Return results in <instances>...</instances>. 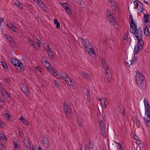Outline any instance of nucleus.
I'll return each instance as SVG.
<instances>
[{"label": "nucleus", "mask_w": 150, "mask_h": 150, "mask_svg": "<svg viewBox=\"0 0 150 150\" xmlns=\"http://www.w3.org/2000/svg\"><path fill=\"white\" fill-rule=\"evenodd\" d=\"M136 81L138 86L142 89H145L146 87V79L143 75L140 72L136 71Z\"/></svg>", "instance_id": "f257e3e1"}, {"label": "nucleus", "mask_w": 150, "mask_h": 150, "mask_svg": "<svg viewBox=\"0 0 150 150\" xmlns=\"http://www.w3.org/2000/svg\"><path fill=\"white\" fill-rule=\"evenodd\" d=\"M63 107L64 110L65 112V115L66 117L69 119H71V110L66 102L64 103Z\"/></svg>", "instance_id": "f03ea898"}, {"label": "nucleus", "mask_w": 150, "mask_h": 150, "mask_svg": "<svg viewBox=\"0 0 150 150\" xmlns=\"http://www.w3.org/2000/svg\"><path fill=\"white\" fill-rule=\"evenodd\" d=\"M0 92L4 98L7 101H10L11 99L10 95L7 93L5 89L2 88L0 90Z\"/></svg>", "instance_id": "7ed1b4c3"}, {"label": "nucleus", "mask_w": 150, "mask_h": 150, "mask_svg": "<svg viewBox=\"0 0 150 150\" xmlns=\"http://www.w3.org/2000/svg\"><path fill=\"white\" fill-rule=\"evenodd\" d=\"M135 34L136 38L138 39V41H142V34L141 30V29L139 28L137 29L136 31V33H134Z\"/></svg>", "instance_id": "20e7f679"}, {"label": "nucleus", "mask_w": 150, "mask_h": 150, "mask_svg": "<svg viewBox=\"0 0 150 150\" xmlns=\"http://www.w3.org/2000/svg\"><path fill=\"white\" fill-rule=\"evenodd\" d=\"M80 39L82 41V45L83 47L85 48L86 50L89 47H91L90 42L87 39H83V38H80Z\"/></svg>", "instance_id": "39448f33"}, {"label": "nucleus", "mask_w": 150, "mask_h": 150, "mask_svg": "<svg viewBox=\"0 0 150 150\" xmlns=\"http://www.w3.org/2000/svg\"><path fill=\"white\" fill-rule=\"evenodd\" d=\"M131 21L130 24V31L132 33H135L137 29V27L136 25L134 23L133 19L130 20Z\"/></svg>", "instance_id": "423d86ee"}, {"label": "nucleus", "mask_w": 150, "mask_h": 150, "mask_svg": "<svg viewBox=\"0 0 150 150\" xmlns=\"http://www.w3.org/2000/svg\"><path fill=\"white\" fill-rule=\"evenodd\" d=\"M102 64L103 65V67L105 71H106V75L108 74V64L105 61V59L104 58H103L102 60Z\"/></svg>", "instance_id": "0eeeda50"}, {"label": "nucleus", "mask_w": 150, "mask_h": 150, "mask_svg": "<svg viewBox=\"0 0 150 150\" xmlns=\"http://www.w3.org/2000/svg\"><path fill=\"white\" fill-rule=\"evenodd\" d=\"M27 150H30L31 146L30 144V140L29 138L25 139L23 141Z\"/></svg>", "instance_id": "6e6552de"}, {"label": "nucleus", "mask_w": 150, "mask_h": 150, "mask_svg": "<svg viewBox=\"0 0 150 150\" xmlns=\"http://www.w3.org/2000/svg\"><path fill=\"white\" fill-rule=\"evenodd\" d=\"M110 24L111 25H113L114 26H117L118 24H119L117 23L116 19L114 18H110ZM114 27L115 29H118V27H116L115 26H114Z\"/></svg>", "instance_id": "1a4fd4ad"}, {"label": "nucleus", "mask_w": 150, "mask_h": 150, "mask_svg": "<svg viewBox=\"0 0 150 150\" xmlns=\"http://www.w3.org/2000/svg\"><path fill=\"white\" fill-rule=\"evenodd\" d=\"M144 43L143 41H138L137 44L135 47V48H136V49L140 50L142 48V47L144 45Z\"/></svg>", "instance_id": "9d476101"}, {"label": "nucleus", "mask_w": 150, "mask_h": 150, "mask_svg": "<svg viewBox=\"0 0 150 150\" xmlns=\"http://www.w3.org/2000/svg\"><path fill=\"white\" fill-rule=\"evenodd\" d=\"M35 2L38 4L40 7L42 8L43 9H45L46 7L45 4L40 0H35Z\"/></svg>", "instance_id": "9b49d317"}, {"label": "nucleus", "mask_w": 150, "mask_h": 150, "mask_svg": "<svg viewBox=\"0 0 150 150\" xmlns=\"http://www.w3.org/2000/svg\"><path fill=\"white\" fill-rule=\"evenodd\" d=\"M91 48L92 47H89L87 49H86V50L88 51V52L90 55L93 57V58H95V57H96V54L93 51V49Z\"/></svg>", "instance_id": "f8f14e48"}, {"label": "nucleus", "mask_w": 150, "mask_h": 150, "mask_svg": "<svg viewBox=\"0 0 150 150\" xmlns=\"http://www.w3.org/2000/svg\"><path fill=\"white\" fill-rule=\"evenodd\" d=\"M83 92L86 95L87 98V100L88 101H90V97L89 93L90 92L87 88H84L83 90Z\"/></svg>", "instance_id": "ddd939ff"}, {"label": "nucleus", "mask_w": 150, "mask_h": 150, "mask_svg": "<svg viewBox=\"0 0 150 150\" xmlns=\"http://www.w3.org/2000/svg\"><path fill=\"white\" fill-rule=\"evenodd\" d=\"M19 62H20L14 58H11V62L14 66L17 67V65L19 63Z\"/></svg>", "instance_id": "4468645a"}, {"label": "nucleus", "mask_w": 150, "mask_h": 150, "mask_svg": "<svg viewBox=\"0 0 150 150\" xmlns=\"http://www.w3.org/2000/svg\"><path fill=\"white\" fill-rule=\"evenodd\" d=\"M42 141L45 146L47 148L49 147V142L47 138L45 137L43 138Z\"/></svg>", "instance_id": "2eb2a0df"}, {"label": "nucleus", "mask_w": 150, "mask_h": 150, "mask_svg": "<svg viewBox=\"0 0 150 150\" xmlns=\"http://www.w3.org/2000/svg\"><path fill=\"white\" fill-rule=\"evenodd\" d=\"M64 76H63L62 74H60L59 73L57 78L58 79H67V78H68V75H67V74H66Z\"/></svg>", "instance_id": "dca6fc26"}, {"label": "nucleus", "mask_w": 150, "mask_h": 150, "mask_svg": "<svg viewBox=\"0 0 150 150\" xmlns=\"http://www.w3.org/2000/svg\"><path fill=\"white\" fill-rule=\"evenodd\" d=\"M21 90L25 94L27 93H28L29 89L26 85H24L22 88H21Z\"/></svg>", "instance_id": "f3484780"}, {"label": "nucleus", "mask_w": 150, "mask_h": 150, "mask_svg": "<svg viewBox=\"0 0 150 150\" xmlns=\"http://www.w3.org/2000/svg\"><path fill=\"white\" fill-rule=\"evenodd\" d=\"M105 128H100V133L103 137L104 138H106L107 136L106 132L105 131Z\"/></svg>", "instance_id": "a211bd4d"}, {"label": "nucleus", "mask_w": 150, "mask_h": 150, "mask_svg": "<svg viewBox=\"0 0 150 150\" xmlns=\"http://www.w3.org/2000/svg\"><path fill=\"white\" fill-rule=\"evenodd\" d=\"M18 68L19 67L20 69V71H23L25 70L24 66L23 65V64L21 62H19V63L17 65V67Z\"/></svg>", "instance_id": "6ab92c4d"}, {"label": "nucleus", "mask_w": 150, "mask_h": 150, "mask_svg": "<svg viewBox=\"0 0 150 150\" xmlns=\"http://www.w3.org/2000/svg\"><path fill=\"white\" fill-rule=\"evenodd\" d=\"M14 4L20 10H22L23 8V6L19 3V1H18L15 3Z\"/></svg>", "instance_id": "aec40b11"}, {"label": "nucleus", "mask_w": 150, "mask_h": 150, "mask_svg": "<svg viewBox=\"0 0 150 150\" xmlns=\"http://www.w3.org/2000/svg\"><path fill=\"white\" fill-rule=\"evenodd\" d=\"M81 74L85 79H90V75L89 74L86 73L84 71L82 72Z\"/></svg>", "instance_id": "412c9836"}, {"label": "nucleus", "mask_w": 150, "mask_h": 150, "mask_svg": "<svg viewBox=\"0 0 150 150\" xmlns=\"http://www.w3.org/2000/svg\"><path fill=\"white\" fill-rule=\"evenodd\" d=\"M149 119L144 118V120L146 122V125L148 128H150V118H148Z\"/></svg>", "instance_id": "4be33fe9"}, {"label": "nucleus", "mask_w": 150, "mask_h": 150, "mask_svg": "<svg viewBox=\"0 0 150 150\" xmlns=\"http://www.w3.org/2000/svg\"><path fill=\"white\" fill-rule=\"evenodd\" d=\"M4 35L6 39L10 42L13 41V39L11 36H8L6 34H4Z\"/></svg>", "instance_id": "5701e85b"}, {"label": "nucleus", "mask_w": 150, "mask_h": 150, "mask_svg": "<svg viewBox=\"0 0 150 150\" xmlns=\"http://www.w3.org/2000/svg\"><path fill=\"white\" fill-rule=\"evenodd\" d=\"M145 115H147L148 118H150V108L145 109Z\"/></svg>", "instance_id": "b1692460"}, {"label": "nucleus", "mask_w": 150, "mask_h": 150, "mask_svg": "<svg viewBox=\"0 0 150 150\" xmlns=\"http://www.w3.org/2000/svg\"><path fill=\"white\" fill-rule=\"evenodd\" d=\"M139 7L138 9V11L140 12H143V5L141 2H139Z\"/></svg>", "instance_id": "393cba45"}, {"label": "nucleus", "mask_w": 150, "mask_h": 150, "mask_svg": "<svg viewBox=\"0 0 150 150\" xmlns=\"http://www.w3.org/2000/svg\"><path fill=\"white\" fill-rule=\"evenodd\" d=\"M144 17L145 18V19L144 20V22L146 23H147L149 21V18L147 14H144Z\"/></svg>", "instance_id": "a878e982"}, {"label": "nucleus", "mask_w": 150, "mask_h": 150, "mask_svg": "<svg viewBox=\"0 0 150 150\" xmlns=\"http://www.w3.org/2000/svg\"><path fill=\"white\" fill-rule=\"evenodd\" d=\"M54 22L55 24L56 25V28H57L59 29L60 28V23L58 22L57 20L56 19L54 20Z\"/></svg>", "instance_id": "bb28decb"}, {"label": "nucleus", "mask_w": 150, "mask_h": 150, "mask_svg": "<svg viewBox=\"0 0 150 150\" xmlns=\"http://www.w3.org/2000/svg\"><path fill=\"white\" fill-rule=\"evenodd\" d=\"M144 33L145 35L146 36H148L150 34L149 28L147 26L145 27L144 30Z\"/></svg>", "instance_id": "cd10ccee"}, {"label": "nucleus", "mask_w": 150, "mask_h": 150, "mask_svg": "<svg viewBox=\"0 0 150 150\" xmlns=\"http://www.w3.org/2000/svg\"><path fill=\"white\" fill-rule=\"evenodd\" d=\"M20 120H22V122L25 125H28L29 123L28 121L25 119L23 118L22 117L20 118Z\"/></svg>", "instance_id": "c85d7f7f"}, {"label": "nucleus", "mask_w": 150, "mask_h": 150, "mask_svg": "<svg viewBox=\"0 0 150 150\" xmlns=\"http://www.w3.org/2000/svg\"><path fill=\"white\" fill-rule=\"evenodd\" d=\"M120 111L124 116L125 115V112L124 111V108L122 106L120 107Z\"/></svg>", "instance_id": "c756f323"}, {"label": "nucleus", "mask_w": 150, "mask_h": 150, "mask_svg": "<svg viewBox=\"0 0 150 150\" xmlns=\"http://www.w3.org/2000/svg\"><path fill=\"white\" fill-rule=\"evenodd\" d=\"M47 53L48 56L51 58L53 59L54 58V55L53 53L51 51V50L48 52Z\"/></svg>", "instance_id": "7c9ffc66"}, {"label": "nucleus", "mask_w": 150, "mask_h": 150, "mask_svg": "<svg viewBox=\"0 0 150 150\" xmlns=\"http://www.w3.org/2000/svg\"><path fill=\"white\" fill-rule=\"evenodd\" d=\"M137 59V57L135 56L132 60V61H129V63H130V65H132L133 64L135 63V62L136 61H135V60Z\"/></svg>", "instance_id": "2f4dec72"}, {"label": "nucleus", "mask_w": 150, "mask_h": 150, "mask_svg": "<svg viewBox=\"0 0 150 150\" xmlns=\"http://www.w3.org/2000/svg\"><path fill=\"white\" fill-rule=\"evenodd\" d=\"M99 123L100 125V128H105V124L102 120L100 121Z\"/></svg>", "instance_id": "473e14b6"}, {"label": "nucleus", "mask_w": 150, "mask_h": 150, "mask_svg": "<svg viewBox=\"0 0 150 150\" xmlns=\"http://www.w3.org/2000/svg\"><path fill=\"white\" fill-rule=\"evenodd\" d=\"M47 69L48 71L50 72H51L52 71L53 72L54 71V70L55 69L51 65L48 68H47Z\"/></svg>", "instance_id": "72a5a7b5"}, {"label": "nucleus", "mask_w": 150, "mask_h": 150, "mask_svg": "<svg viewBox=\"0 0 150 150\" xmlns=\"http://www.w3.org/2000/svg\"><path fill=\"white\" fill-rule=\"evenodd\" d=\"M140 2L138 0H136L133 2V4H134V5H136L135 7L136 8H137V7H139V2Z\"/></svg>", "instance_id": "f704fd0d"}, {"label": "nucleus", "mask_w": 150, "mask_h": 150, "mask_svg": "<svg viewBox=\"0 0 150 150\" xmlns=\"http://www.w3.org/2000/svg\"><path fill=\"white\" fill-rule=\"evenodd\" d=\"M2 64H1V66L3 67L5 69H6L8 67V66L5 63L3 62L2 61H1Z\"/></svg>", "instance_id": "c9c22d12"}, {"label": "nucleus", "mask_w": 150, "mask_h": 150, "mask_svg": "<svg viewBox=\"0 0 150 150\" xmlns=\"http://www.w3.org/2000/svg\"><path fill=\"white\" fill-rule=\"evenodd\" d=\"M140 51V50H139L137 49H136V48L134 47V54L135 55V54H138L139 52Z\"/></svg>", "instance_id": "e433bc0d"}, {"label": "nucleus", "mask_w": 150, "mask_h": 150, "mask_svg": "<svg viewBox=\"0 0 150 150\" xmlns=\"http://www.w3.org/2000/svg\"><path fill=\"white\" fill-rule=\"evenodd\" d=\"M88 144L89 146L90 149H92L93 147V144H92L91 141H88Z\"/></svg>", "instance_id": "4c0bfd02"}, {"label": "nucleus", "mask_w": 150, "mask_h": 150, "mask_svg": "<svg viewBox=\"0 0 150 150\" xmlns=\"http://www.w3.org/2000/svg\"><path fill=\"white\" fill-rule=\"evenodd\" d=\"M4 117L8 120H9L11 118V115L10 114H8L7 115Z\"/></svg>", "instance_id": "58836bf2"}, {"label": "nucleus", "mask_w": 150, "mask_h": 150, "mask_svg": "<svg viewBox=\"0 0 150 150\" xmlns=\"http://www.w3.org/2000/svg\"><path fill=\"white\" fill-rule=\"evenodd\" d=\"M9 113V112L7 110H6L4 112H3V116H5L7 115L8 113Z\"/></svg>", "instance_id": "ea45409f"}, {"label": "nucleus", "mask_w": 150, "mask_h": 150, "mask_svg": "<svg viewBox=\"0 0 150 150\" xmlns=\"http://www.w3.org/2000/svg\"><path fill=\"white\" fill-rule=\"evenodd\" d=\"M112 5L113 6V8L114 10H116V8H117V7L116 6L117 5L116 4V3L115 2H113V3L112 4Z\"/></svg>", "instance_id": "a19ab883"}, {"label": "nucleus", "mask_w": 150, "mask_h": 150, "mask_svg": "<svg viewBox=\"0 0 150 150\" xmlns=\"http://www.w3.org/2000/svg\"><path fill=\"white\" fill-rule=\"evenodd\" d=\"M28 42L31 45H32L33 46H34V42L32 40H31L30 39H29L28 40Z\"/></svg>", "instance_id": "79ce46f5"}, {"label": "nucleus", "mask_w": 150, "mask_h": 150, "mask_svg": "<svg viewBox=\"0 0 150 150\" xmlns=\"http://www.w3.org/2000/svg\"><path fill=\"white\" fill-rule=\"evenodd\" d=\"M66 10L67 13H68V14L69 15H71V9L69 8H67V9H66Z\"/></svg>", "instance_id": "37998d69"}, {"label": "nucleus", "mask_w": 150, "mask_h": 150, "mask_svg": "<svg viewBox=\"0 0 150 150\" xmlns=\"http://www.w3.org/2000/svg\"><path fill=\"white\" fill-rule=\"evenodd\" d=\"M45 63V66L47 68L50 66L51 65L49 64V63H48L46 61H45L44 62Z\"/></svg>", "instance_id": "c03bdc74"}, {"label": "nucleus", "mask_w": 150, "mask_h": 150, "mask_svg": "<svg viewBox=\"0 0 150 150\" xmlns=\"http://www.w3.org/2000/svg\"><path fill=\"white\" fill-rule=\"evenodd\" d=\"M6 26L10 29H11V28L13 27V26L14 25L11 23H10L9 24H7Z\"/></svg>", "instance_id": "a18cd8bd"}, {"label": "nucleus", "mask_w": 150, "mask_h": 150, "mask_svg": "<svg viewBox=\"0 0 150 150\" xmlns=\"http://www.w3.org/2000/svg\"><path fill=\"white\" fill-rule=\"evenodd\" d=\"M89 149L90 147L88 144H86L85 145V150H89Z\"/></svg>", "instance_id": "49530a36"}, {"label": "nucleus", "mask_w": 150, "mask_h": 150, "mask_svg": "<svg viewBox=\"0 0 150 150\" xmlns=\"http://www.w3.org/2000/svg\"><path fill=\"white\" fill-rule=\"evenodd\" d=\"M59 73V72H57V71H54L53 73V76L54 77H55L56 76H57V77L58 74Z\"/></svg>", "instance_id": "de8ad7c7"}, {"label": "nucleus", "mask_w": 150, "mask_h": 150, "mask_svg": "<svg viewBox=\"0 0 150 150\" xmlns=\"http://www.w3.org/2000/svg\"><path fill=\"white\" fill-rule=\"evenodd\" d=\"M110 12H109L108 14L107 15V16L108 17H109V18H110V19L111 18H111H113V16H112V14L111 13H110Z\"/></svg>", "instance_id": "09e8293b"}, {"label": "nucleus", "mask_w": 150, "mask_h": 150, "mask_svg": "<svg viewBox=\"0 0 150 150\" xmlns=\"http://www.w3.org/2000/svg\"><path fill=\"white\" fill-rule=\"evenodd\" d=\"M75 2L77 3L79 5H81V0H74Z\"/></svg>", "instance_id": "8fccbe9b"}, {"label": "nucleus", "mask_w": 150, "mask_h": 150, "mask_svg": "<svg viewBox=\"0 0 150 150\" xmlns=\"http://www.w3.org/2000/svg\"><path fill=\"white\" fill-rule=\"evenodd\" d=\"M117 147L119 148L120 150H121V149H123V148H122V146L121 144L120 143L119 144H118Z\"/></svg>", "instance_id": "3c124183"}, {"label": "nucleus", "mask_w": 150, "mask_h": 150, "mask_svg": "<svg viewBox=\"0 0 150 150\" xmlns=\"http://www.w3.org/2000/svg\"><path fill=\"white\" fill-rule=\"evenodd\" d=\"M35 44L38 47H40L41 45V41H40L39 42H36Z\"/></svg>", "instance_id": "603ef678"}, {"label": "nucleus", "mask_w": 150, "mask_h": 150, "mask_svg": "<svg viewBox=\"0 0 150 150\" xmlns=\"http://www.w3.org/2000/svg\"><path fill=\"white\" fill-rule=\"evenodd\" d=\"M54 85L57 87H59V84L57 83V81L56 80H54Z\"/></svg>", "instance_id": "864d4df0"}, {"label": "nucleus", "mask_w": 150, "mask_h": 150, "mask_svg": "<svg viewBox=\"0 0 150 150\" xmlns=\"http://www.w3.org/2000/svg\"><path fill=\"white\" fill-rule=\"evenodd\" d=\"M4 80L5 81V82L6 83H10V81L9 80V79L7 78L4 79Z\"/></svg>", "instance_id": "5fc2aeb1"}, {"label": "nucleus", "mask_w": 150, "mask_h": 150, "mask_svg": "<svg viewBox=\"0 0 150 150\" xmlns=\"http://www.w3.org/2000/svg\"><path fill=\"white\" fill-rule=\"evenodd\" d=\"M4 22V18L3 17L0 18V26L1 25V23Z\"/></svg>", "instance_id": "6e6d98bb"}, {"label": "nucleus", "mask_w": 150, "mask_h": 150, "mask_svg": "<svg viewBox=\"0 0 150 150\" xmlns=\"http://www.w3.org/2000/svg\"><path fill=\"white\" fill-rule=\"evenodd\" d=\"M144 106H146V105L148 104L149 103L148 102L147 100L146 99H144Z\"/></svg>", "instance_id": "4d7b16f0"}, {"label": "nucleus", "mask_w": 150, "mask_h": 150, "mask_svg": "<svg viewBox=\"0 0 150 150\" xmlns=\"http://www.w3.org/2000/svg\"><path fill=\"white\" fill-rule=\"evenodd\" d=\"M11 29L12 30L13 32H16V28L15 26H13V27H12L11 28Z\"/></svg>", "instance_id": "13d9d810"}, {"label": "nucleus", "mask_w": 150, "mask_h": 150, "mask_svg": "<svg viewBox=\"0 0 150 150\" xmlns=\"http://www.w3.org/2000/svg\"><path fill=\"white\" fill-rule=\"evenodd\" d=\"M145 109H150V106L149 105V103L146 105V106H145Z\"/></svg>", "instance_id": "bf43d9fd"}, {"label": "nucleus", "mask_w": 150, "mask_h": 150, "mask_svg": "<svg viewBox=\"0 0 150 150\" xmlns=\"http://www.w3.org/2000/svg\"><path fill=\"white\" fill-rule=\"evenodd\" d=\"M4 135L2 133H1V131H0V137L1 138H3L4 137Z\"/></svg>", "instance_id": "052dcab7"}, {"label": "nucleus", "mask_w": 150, "mask_h": 150, "mask_svg": "<svg viewBox=\"0 0 150 150\" xmlns=\"http://www.w3.org/2000/svg\"><path fill=\"white\" fill-rule=\"evenodd\" d=\"M133 139L137 141L139 139V138L137 136L135 135L134 136Z\"/></svg>", "instance_id": "680f3d73"}, {"label": "nucleus", "mask_w": 150, "mask_h": 150, "mask_svg": "<svg viewBox=\"0 0 150 150\" xmlns=\"http://www.w3.org/2000/svg\"><path fill=\"white\" fill-rule=\"evenodd\" d=\"M62 6L65 9V10L67 9V8H68V7L67 6H66L65 5L62 4Z\"/></svg>", "instance_id": "e2e57ef3"}, {"label": "nucleus", "mask_w": 150, "mask_h": 150, "mask_svg": "<svg viewBox=\"0 0 150 150\" xmlns=\"http://www.w3.org/2000/svg\"><path fill=\"white\" fill-rule=\"evenodd\" d=\"M45 49L47 52L51 51V50L50 48H46Z\"/></svg>", "instance_id": "0e129e2a"}, {"label": "nucleus", "mask_w": 150, "mask_h": 150, "mask_svg": "<svg viewBox=\"0 0 150 150\" xmlns=\"http://www.w3.org/2000/svg\"><path fill=\"white\" fill-rule=\"evenodd\" d=\"M18 145L16 143H14V148H18Z\"/></svg>", "instance_id": "69168bd1"}, {"label": "nucleus", "mask_w": 150, "mask_h": 150, "mask_svg": "<svg viewBox=\"0 0 150 150\" xmlns=\"http://www.w3.org/2000/svg\"><path fill=\"white\" fill-rule=\"evenodd\" d=\"M129 20L132 19V15L131 14L129 15Z\"/></svg>", "instance_id": "338daca9"}, {"label": "nucleus", "mask_w": 150, "mask_h": 150, "mask_svg": "<svg viewBox=\"0 0 150 150\" xmlns=\"http://www.w3.org/2000/svg\"><path fill=\"white\" fill-rule=\"evenodd\" d=\"M1 139H2L4 141V140L6 141L7 140V138L5 136H4V137L3 138H1Z\"/></svg>", "instance_id": "774afa93"}]
</instances>
